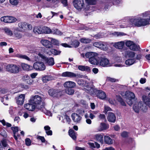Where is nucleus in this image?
<instances>
[{"instance_id": "obj_1", "label": "nucleus", "mask_w": 150, "mask_h": 150, "mask_svg": "<svg viewBox=\"0 0 150 150\" xmlns=\"http://www.w3.org/2000/svg\"><path fill=\"white\" fill-rule=\"evenodd\" d=\"M30 100V103H33L36 106L37 109L44 112L45 111V103H41L42 100L41 96L38 95L32 96Z\"/></svg>"}, {"instance_id": "obj_2", "label": "nucleus", "mask_w": 150, "mask_h": 150, "mask_svg": "<svg viewBox=\"0 0 150 150\" xmlns=\"http://www.w3.org/2000/svg\"><path fill=\"white\" fill-rule=\"evenodd\" d=\"M129 23L130 24L129 26V27L133 25L139 27L145 26L149 24L148 19H144L139 17L130 19Z\"/></svg>"}, {"instance_id": "obj_3", "label": "nucleus", "mask_w": 150, "mask_h": 150, "mask_svg": "<svg viewBox=\"0 0 150 150\" xmlns=\"http://www.w3.org/2000/svg\"><path fill=\"white\" fill-rule=\"evenodd\" d=\"M86 57L89 59V62L94 65H97L99 63L100 59L98 54L93 52H88L85 54Z\"/></svg>"}, {"instance_id": "obj_4", "label": "nucleus", "mask_w": 150, "mask_h": 150, "mask_svg": "<svg viewBox=\"0 0 150 150\" xmlns=\"http://www.w3.org/2000/svg\"><path fill=\"white\" fill-rule=\"evenodd\" d=\"M38 55L47 65L49 66H52L54 64V62L53 58L51 57L48 58L40 53H38Z\"/></svg>"}, {"instance_id": "obj_5", "label": "nucleus", "mask_w": 150, "mask_h": 150, "mask_svg": "<svg viewBox=\"0 0 150 150\" xmlns=\"http://www.w3.org/2000/svg\"><path fill=\"white\" fill-rule=\"evenodd\" d=\"M5 68L7 71L14 74L18 73L20 69L18 66L13 64L7 65L6 66Z\"/></svg>"}, {"instance_id": "obj_6", "label": "nucleus", "mask_w": 150, "mask_h": 150, "mask_svg": "<svg viewBox=\"0 0 150 150\" xmlns=\"http://www.w3.org/2000/svg\"><path fill=\"white\" fill-rule=\"evenodd\" d=\"M125 95L126 98L127 102L129 105H131L133 103L132 100L135 99L134 94L132 92L128 91L126 92Z\"/></svg>"}, {"instance_id": "obj_7", "label": "nucleus", "mask_w": 150, "mask_h": 150, "mask_svg": "<svg viewBox=\"0 0 150 150\" xmlns=\"http://www.w3.org/2000/svg\"><path fill=\"white\" fill-rule=\"evenodd\" d=\"M62 76L64 77H68L70 78H82L83 77V75L78 73H74L72 72L66 71L63 72Z\"/></svg>"}, {"instance_id": "obj_8", "label": "nucleus", "mask_w": 150, "mask_h": 150, "mask_svg": "<svg viewBox=\"0 0 150 150\" xmlns=\"http://www.w3.org/2000/svg\"><path fill=\"white\" fill-rule=\"evenodd\" d=\"M34 69L37 70L44 71L45 69V66L44 64L40 62H38L35 63L33 65Z\"/></svg>"}, {"instance_id": "obj_9", "label": "nucleus", "mask_w": 150, "mask_h": 150, "mask_svg": "<svg viewBox=\"0 0 150 150\" xmlns=\"http://www.w3.org/2000/svg\"><path fill=\"white\" fill-rule=\"evenodd\" d=\"M93 46L105 51L108 49L107 44L105 42H96L93 43Z\"/></svg>"}, {"instance_id": "obj_10", "label": "nucleus", "mask_w": 150, "mask_h": 150, "mask_svg": "<svg viewBox=\"0 0 150 150\" xmlns=\"http://www.w3.org/2000/svg\"><path fill=\"white\" fill-rule=\"evenodd\" d=\"M73 4L75 8L78 10H81L84 6L83 0H74Z\"/></svg>"}, {"instance_id": "obj_11", "label": "nucleus", "mask_w": 150, "mask_h": 150, "mask_svg": "<svg viewBox=\"0 0 150 150\" xmlns=\"http://www.w3.org/2000/svg\"><path fill=\"white\" fill-rule=\"evenodd\" d=\"M125 45L129 48L133 50H137L139 47V46L137 45L133 42L130 40H128L126 42Z\"/></svg>"}, {"instance_id": "obj_12", "label": "nucleus", "mask_w": 150, "mask_h": 150, "mask_svg": "<svg viewBox=\"0 0 150 150\" xmlns=\"http://www.w3.org/2000/svg\"><path fill=\"white\" fill-rule=\"evenodd\" d=\"M25 98V95L21 94L16 97V102L18 105H21L23 104Z\"/></svg>"}, {"instance_id": "obj_13", "label": "nucleus", "mask_w": 150, "mask_h": 150, "mask_svg": "<svg viewBox=\"0 0 150 150\" xmlns=\"http://www.w3.org/2000/svg\"><path fill=\"white\" fill-rule=\"evenodd\" d=\"M24 107L26 109L30 111H33L36 108V106L33 104V103H30V100L29 101V103L24 105Z\"/></svg>"}, {"instance_id": "obj_14", "label": "nucleus", "mask_w": 150, "mask_h": 150, "mask_svg": "<svg viewBox=\"0 0 150 150\" xmlns=\"http://www.w3.org/2000/svg\"><path fill=\"white\" fill-rule=\"evenodd\" d=\"M107 118L109 122L112 123H115L116 119V117L115 114L111 112H109L108 113Z\"/></svg>"}, {"instance_id": "obj_15", "label": "nucleus", "mask_w": 150, "mask_h": 150, "mask_svg": "<svg viewBox=\"0 0 150 150\" xmlns=\"http://www.w3.org/2000/svg\"><path fill=\"white\" fill-rule=\"evenodd\" d=\"M96 94L97 97L101 99H104L106 97L105 93L102 90H99L96 91Z\"/></svg>"}, {"instance_id": "obj_16", "label": "nucleus", "mask_w": 150, "mask_h": 150, "mask_svg": "<svg viewBox=\"0 0 150 150\" xmlns=\"http://www.w3.org/2000/svg\"><path fill=\"white\" fill-rule=\"evenodd\" d=\"M41 44L47 48H51L52 47V45L51 42L45 39H42L40 41Z\"/></svg>"}, {"instance_id": "obj_17", "label": "nucleus", "mask_w": 150, "mask_h": 150, "mask_svg": "<svg viewBox=\"0 0 150 150\" xmlns=\"http://www.w3.org/2000/svg\"><path fill=\"white\" fill-rule=\"evenodd\" d=\"M71 117L73 120L75 122H79L82 118L81 117L75 113L72 114Z\"/></svg>"}, {"instance_id": "obj_18", "label": "nucleus", "mask_w": 150, "mask_h": 150, "mask_svg": "<svg viewBox=\"0 0 150 150\" xmlns=\"http://www.w3.org/2000/svg\"><path fill=\"white\" fill-rule=\"evenodd\" d=\"M86 91L91 95L93 94L96 92V90L93 87L90 86L88 84L86 86Z\"/></svg>"}, {"instance_id": "obj_19", "label": "nucleus", "mask_w": 150, "mask_h": 150, "mask_svg": "<svg viewBox=\"0 0 150 150\" xmlns=\"http://www.w3.org/2000/svg\"><path fill=\"white\" fill-rule=\"evenodd\" d=\"M60 91L58 90H54L52 89L49 90L48 91L49 94L52 96H57L60 93Z\"/></svg>"}, {"instance_id": "obj_20", "label": "nucleus", "mask_w": 150, "mask_h": 150, "mask_svg": "<svg viewBox=\"0 0 150 150\" xmlns=\"http://www.w3.org/2000/svg\"><path fill=\"white\" fill-rule=\"evenodd\" d=\"M125 45V42L124 41H120L116 42L113 45L116 48L119 49H122Z\"/></svg>"}, {"instance_id": "obj_21", "label": "nucleus", "mask_w": 150, "mask_h": 150, "mask_svg": "<svg viewBox=\"0 0 150 150\" xmlns=\"http://www.w3.org/2000/svg\"><path fill=\"white\" fill-rule=\"evenodd\" d=\"M136 62V59L133 58L132 59H127L125 61V63L127 66H130Z\"/></svg>"}, {"instance_id": "obj_22", "label": "nucleus", "mask_w": 150, "mask_h": 150, "mask_svg": "<svg viewBox=\"0 0 150 150\" xmlns=\"http://www.w3.org/2000/svg\"><path fill=\"white\" fill-rule=\"evenodd\" d=\"M86 3L88 4L86 7H85V9L86 11L88 10L90 8L89 5H95L96 4V0H85Z\"/></svg>"}, {"instance_id": "obj_23", "label": "nucleus", "mask_w": 150, "mask_h": 150, "mask_svg": "<svg viewBox=\"0 0 150 150\" xmlns=\"http://www.w3.org/2000/svg\"><path fill=\"white\" fill-rule=\"evenodd\" d=\"M64 86L67 88L74 87L76 86L75 83L72 81H69L65 82L64 84Z\"/></svg>"}, {"instance_id": "obj_24", "label": "nucleus", "mask_w": 150, "mask_h": 150, "mask_svg": "<svg viewBox=\"0 0 150 150\" xmlns=\"http://www.w3.org/2000/svg\"><path fill=\"white\" fill-rule=\"evenodd\" d=\"M100 64L103 67H105L109 64V60L107 58H102L99 62Z\"/></svg>"}, {"instance_id": "obj_25", "label": "nucleus", "mask_w": 150, "mask_h": 150, "mask_svg": "<svg viewBox=\"0 0 150 150\" xmlns=\"http://www.w3.org/2000/svg\"><path fill=\"white\" fill-rule=\"evenodd\" d=\"M109 128L108 125L104 123H101L99 127L98 128V130L99 131H102L106 129Z\"/></svg>"}, {"instance_id": "obj_26", "label": "nucleus", "mask_w": 150, "mask_h": 150, "mask_svg": "<svg viewBox=\"0 0 150 150\" xmlns=\"http://www.w3.org/2000/svg\"><path fill=\"white\" fill-rule=\"evenodd\" d=\"M102 134H97L94 135V138L98 142L103 144V136Z\"/></svg>"}, {"instance_id": "obj_27", "label": "nucleus", "mask_w": 150, "mask_h": 150, "mask_svg": "<svg viewBox=\"0 0 150 150\" xmlns=\"http://www.w3.org/2000/svg\"><path fill=\"white\" fill-rule=\"evenodd\" d=\"M142 105V102H139L137 104L134 105L133 109L134 111L137 113H138L140 110V106Z\"/></svg>"}, {"instance_id": "obj_28", "label": "nucleus", "mask_w": 150, "mask_h": 150, "mask_svg": "<svg viewBox=\"0 0 150 150\" xmlns=\"http://www.w3.org/2000/svg\"><path fill=\"white\" fill-rule=\"evenodd\" d=\"M104 142L105 143L110 145L113 143L112 140L109 136H105L104 137Z\"/></svg>"}, {"instance_id": "obj_29", "label": "nucleus", "mask_w": 150, "mask_h": 150, "mask_svg": "<svg viewBox=\"0 0 150 150\" xmlns=\"http://www.w3.org/2000/svg\"><path fill=\"white\" fill-rule=\"evenodd\" d=\"M78 68L79 70L81 71H86L87 72L90 71V68L88 66L80 65L78 66Z\"/></svg>"}, {"instance_id": "obj_30", "label": "nucleus", "mask_w": 150, "mask_h": 150, "mask_svg": "<svg viewBox=\"0 0 150 150\" xmlns=\"http://www.w3.org/2000/svg\"><path fill=\"white\" fill-rule=\"evenodd\" d=\"M21 66L23 69L26 71L30 70L32 69V67L30 66L29 65L25 63H22Z\"/></svg>"}, {"instance_id": "obj_31", "label": "nucleus", "mask_w": 150, "mask_h": 150, "mask_svg": "<svg viewBox=\"0 0 150 150\" xmlns=\"http://www.w3.org/2000/svg\"><path fill=\"white\" fill-rule=\"evenodd\" d=\"M42 33L49 34L52 32V30L48 27L44 26L42 27Z\"/></svg>"}, {"instance_id": "obj_32", "label": "nucleus", "mask_w": 150, "mask_h": 150, "mask_svg": "<svg viewBox=\"0 0 150 150\" xmlns=\"http://www.w3.org/2000/svg\"><path fill=\"white\" fill-rule=\"evenodd\" d=\"M142 98L144 103L150 107V98L145 96H143Z\"/></svg>"}, {"instance_id": "obj_33", "label": "nucleus", "mask_w": 150, "mask_h": 150, "mask_svg": "<svg viewBox=\"0 0 150 150\" xmlns=\"http://www.w3.org/2000/svg\"><path fill=\"white\" fill-rule=\"evenodd\" d=\"M127 55L129 59L135 58L136 53L133 52L129 51L127 52Z\"/></svg>"}, {"instance_id": "obj_34", "label": "nucleus", "mask_w": 150, "mask_h": 150, "mask_svg": "<svg viewBox=\"0 0 150 150\" xmlns=\"http://www.w3.org/2000/svg\"><path fill=\"white\" fill-rule=\"evenodd\" d=\"M110 34L116 37L126 35V34L124 33L118 32H114L111 33Z\"/></svg>"}, {"instance_id": "obj_35", "label": "nucleus", "mask_w": 150, "mask_h": 150, "mask_svg": "<svg viewBox=\"0 0 150 150\" xmlns=\"http://www.w3.org/2000/svg\"><path fill=\"white\" fill-rule=\"evenodd\" d=\"M69 136L73 139L74 140H76V137L75 135V132L74 131L71 129L69 130Z\"/></svg>"}, {"instance_id": "obj_36", "label": "nucleus", "mask_w": 150, "mask_h": 150, "mask_svg": "<svg viewBox=\"0 0 150 150\" xmlns=\"http://www.w3.org/2000/svg\"><path fill=\"white\" fill-rule=\"evenodd\" d=\"M3 30L8 35L11 36L13 35L12 32L10 28H3Z\"/></svg>"}, {"instance_id": "obj_37", "label": "nucleus", "mask_w": 150, "mask_h": 150, "mask_svg": "<svg viewBox=\"0 0 150 150\" xmlns=\"http://www.w3.org/2000/svg\"><path fill=\"white\" fill-rule=\"evenodd\" d=\"M33 31L35 33H42V27H35L33 28Z\"/></svg>"}, {"instance_id": "obj_38", "label": "nucleus", "mask_w": 150, "mask_h": 150, "mask_svg": "<svg viewBox=\"0 0 150 150\" xmlns=\"http://www.w3.org/2000/svg\"><path fill=\"white\" fill-rule=\"evenodd\" d=\"M53 78L50 76H46L42 78V80L43 82H46L47 81L52 80Z\"/></svg>"}, {"instance_id": "obj_39", "label": "nucleus", "mask_w": 150, "mask_h": 150, "mask_svg": "<svg viewBox=\"0 0 150 150\" xmlns=\"http://www.w3.org/2000/svg\"><path fill=\"white\" fill-rule=\"evenodd\" d=\"M80 41L81 43L87 44L90 43L91 40L89 38H83L81 39Z\"/></svg>"}, {"instance_id": "obj_40", "label": "nucleus", "mask_w": 150, "mask_h": 150, "mask_svg": "<svg viewBox=\"0 0 150 150\" xmlns=\"http://www.w3.org/2000/svg\"><path fill=\"white\" fill-rule=\"evenodd\" d=\"M147 109V107L146 104L142 102V105L140 106V110L144 112H146Z\"/></svg>"}, {"instance_id": "obj_41", "label": "nucleus", "mask_w": 150, "mask_h": 150, "mask_svg": "<svg viewBox=\"0 0 150 150\" xmlns=\"http://www.w3.org/2000/svg\"><path fill=\"white\" fill-rule=\"evenodd\" d=\"M50 52L52 54L54 55H59L61 52V51L57 50L54 49H52L51 50H50Z\"/></svg>"}, {"instance_id": "obj_42", "label": "nucleus", "mask_w": 150, "mask_h": 150, "mask_svg": "<svg viewBox=\"0 0 150 150\" xmlns=\"http://www.w3.org/2000/svg\"><path fill=\"white\" fill-rule=\"evenodd\" d=\"M51 33L54 34H56L58 35H61L62 33L57 29H54L52 30Z\"/></svg>"}, {"instance_id": "obj_43", "label": "nucleus", "mask_w": 150, "mask_h": 150, "mask_svg": "<svg viewBox=\"0 0 150 150\" xmlns=\"http://www.w3.org/2000/svg\"><path fill=\"white\" fill-rule=\"evenodd\" d=\"M17 56L18 57L21 59H25L28 61H30V59L26 55L18 54L17 55Z\"/></svg>"}, {"instance_id": "obj_44", "label": "nucleus", "mask_w": 150, "mask_h": 150, "mask_svg": "<svg viewBox=\"0 0 150 150\" xmlns=\"http://www.w3.org/2000/svg\"><path fill=\"white\" fill-rule=\"evenodd\" d=\"M66 92L67 94L69 95H72L74 94V91L71 88H69L66 89Z\"/></svg>"}, {"instance_id": "obj_45", "label": "nucleus", "mask_w": 150, "mask_h": 150, "mask_svg": "<svg viewBox=\"0 0 150 150\" xmlns=\"http://www.w3.org/2000/svg\"><path fill=\"white\" fill-rule=\"evenodd\" d=\"M0 122L4 126H6L8 127H11V124L6 122L4 120H0Z\"/></svg>"}, {"instance_id": "obj_46", "label": "nucleus", "mask_w": 150, "mask_h": 150, "mask_svg": "<svg viewBox=\"0 0 150 150\" xmlns=\"http://www.w3.org/2000/svg\"><path fill=\"white\" fill-rule=\"evenodd\" d=\"M8 23H13L16 22L17 21V19L14 17L9 16Z\"/></svg>"}, {"instance_id": "obj_47", "label": "nucleus", "mask_w": 150, "mask_h": 150, "mask_svg": "<svg viewBox=\"0 0 150 150\" xmlns=\"http://www.w3.org/2000/svg\"><path fill=\"white\" fill-rule=\"evenodd\" d=\"M26 25V24L25 23L21 22L18 24V26L21 28L22 29H24L25 28V26Z\"/></svg>"}, {"instance_id": "obj_48", "label": "nucleus", "mask_w": 150, "mask_h": 150, "mask_svg": "<svg viewBox=\"0 0 150 150\" xmlns=\"http://www.w3.org/2000/svg\"><path fill=\"white\" fill-rule=\"evenodd\" d=\"M10 3L13 5H17L19 2V0H9Z\"/></svg>"}, {"instance_id": "obj_49", "label": "nucleus", "mask_w": 150, "mask_h": 150, "mask_svg": "<svg viewBox=\"0 0 150 150\" xmlns=\"http://www.w3.org/2000/svg\"><path fill=\"white\" fill-rule=\"evenodd\" d=\"M79 44L80 42L79 41L77 40H75L72 42L71 45L74 47H76L79 46Z\"/></svg>"}, {"instance_id": "obj_50", "label": "nucleus", "mask_w": 150, "mask_h": 150, "mask_svg": "<svg viewBox=\"0 0 150 150\" xmlns=\"http://www.w3.org/2000/svg\"><path fill=\"white\" fill-rule=\"evenodd\" d=\"M8 92V90L7 88H0V94H4L7 93Z\"/></svg>"}, {"instance_id": "obj_51", "label": "nucleus", "mask_w": 150, "mask_h": 150, "mask_svg": "<svg viewBox=\"0 0 150 150\" xmlns=\"http://www.w3.org/2000/svg\"><path fill=\"white\" fill-rule=\"evenodd\" d=\"M11 129L13 130V134H16L18 131V127H12L11 128Z\"/></svg>"}, {"instance_id": "obj_52", "label": "nucleus", "mask_w": 150, "mask_h": 150, "mask_svg": "<svg viewBox=\"0 0 150 150\" xmlns=\"http://www.w3.org/2000/svg\"><path fill=\"white\" fill-rule=\"evenodd\" d=\"M27 83L30 85H33L34 84L32 78H30L28 80L25 82Z\"/></svg>"}, {"instance_id": "obj_53", "label": "nucleus", "mask_w": 150, "mask_h": 150, "mask_svg": "<svg viewBox=\"0 0 150 150\" xmlns=\"http://www.w3.org/2000/svg\"><path fill=\"white\" fill-rule=\"evenodd\" d=\"M118 100L122 105L124 106H126L125 103L121 97H119L118 98Z\"/></svg>"}, {"instance_id": "obj_54", "label": "nucleus", "mask_w": 150, "mask_h": 150, "mask_svg": "<svg viewBox=\"0 0 150 150\" xmlns=\"http://www.w3.org/2000/svg\"><path fill=\"white\" fill-rule=\"evenodd\" d=\"M25 144L28 146H29L31 144V141L29 138H27L25 139Z\"/></svg>"}, {"instance_id": "obj_55", "label": "nucleus", "mask_w": 150, "mask_h": 150, "mask_svg": "<svg viewBox=\"0 0 150 150\" xmlns=\"http://www.w3.org/2000/svg\"><path fill=\"white\" fill-rule=\"evenodd\" d=\"M51 40L52 43L55 45H57L59 44L58 41L57 40L51 38Z\"/></svg>"}, {"instance_id": "obj_56", "label": "nucleus", "mask_w": 150, "mask_h": 150, "mask_svg": "<svg viewBox=\"0 0 150 150\" xmlns=\"http://www.w3.org/2000/svg\"><path fill=\"white\" fill-rule=\"evenodd\" d=\"M98 117L100 120H106L105 116L104 114H100Z\"/></svg>"}, {"instance_id": "obj_57", "label": "nucleus", "mask_w": 150, "mask_h": 150, "mask_svg": "<svg viewBox=\"0 0 150 150\" xmlns=\"http://www.w3.org/2000/svg\"><path fill=\"white\" fill-rule=\"evenodd\" d=\"M121 135L123 137H126L128 136V133L127 132L124 131L122 133Z\"/></svg>"}, {"instance_id": "obj_58", "label": "nucleus", "mask_w": 150, "mask_h": 150, "mask_svg": "<svg viewBox=\"0 0 150 150\" xmlns=\"http://www.w3.org/2000/svg\"><path fill=\"white\" fill-rule=\"evenodd\" d=\"M107 80L109 81H110L111 82H116L117 80L113 78H112L110 77H108L107 78Z\"/></svg>"}, {"instance_id": "obj_59", "label": "nucleus", "mask_w": 150, "mask_h": 150, "mask_svg": "<svg viewBox=\"0 0 150 150\" xmlns=\"http://www.w3.org/2000/svg\"><path fill=\"white\" fill-rule=\"evenodd\" d=\"M30 77L28 75H24L23 77V79L25 82L30 78Z\"/></svg>"}, {"instance_id": "obj_60", "label": "nucleus", "mask_w": 150, "mask_h": 150, "mask_svg": "<svg viewBox=\"0 0 150 150\" xmlns=\"http://www.w3.org/2000/svg\"><path fill=\"white\" fill-rule=\"evenodd\" d=\"M2 144L4 147H6L8 146L6 141L5 140H3L1 141Z\"/></svg>"}, {"instance_id": "obj_61", "label": "nucleus", "mask_w": 150, "mask_h": 150, "mask_svg": "<svg viewBox=\"0 0 150 150\" xmlns=\"http://www.w3.org/2000/svg\"><path fill=\"white\" fill-rule=\"evenodd\" d=\"M9 97L7 96H5L4 98H3L2 97H0V100L3 103L4 102L3 100L4 99H5L6 100H8L9 99Z\"/></svg>"}, {"instance_id": "obj_62", "label": "nucleus", "mask_w": 150, "mask_h": 150, "mask_svg": "<svg viewBox=\"0 0 150 150\" xmlns=\"http://www.w3.org/2000/svg\"><path fill=\"white\" fill-rule=\"evenodd\" d=\"M37 139L41 140L42 142H45V140L44 137L41 136H38L37 137Z\"/></svg>"}, {"instance_id": "obj_63", "label": "nucleus", "mask_w": 150, "mask_h": 150, "mask_svg": "<svg viewBox=\"0 0 150 150\" xmlns=\"http://www.w3.org/2000/svg\"><path fill=\"white\" fill-rule=\"evenodd\" d=\"M61 2L64 6H66L68 5L67 0H61Z\"/></svg>"}, {"instance_id": "obj_64", "label": "nucleus", "mask_w": 150, "mask_h": 150, "mask_svg": "<svg viewBox=\"0 0 150 150\" xmlns=\"http://www.w3.org/2000/svg\"><path fill=\"white\" fill-rule=\"evenodd\" d=\"M150 14V12L149 11H146L142 13V16L143 17H146Z\"/></svg>"}]
</instances>
